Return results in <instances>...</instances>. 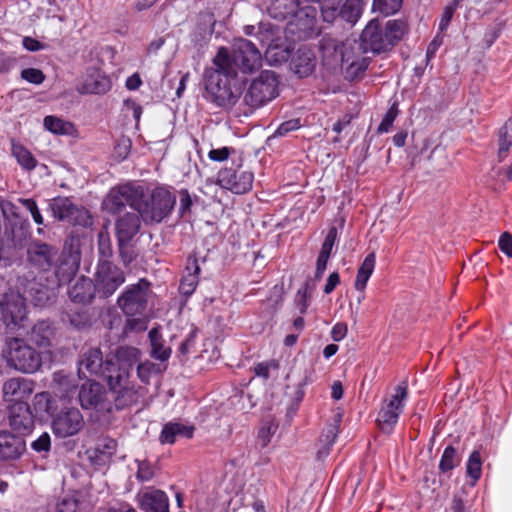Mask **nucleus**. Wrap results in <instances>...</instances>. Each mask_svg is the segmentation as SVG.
I'll list each match as a JSON object with an SVG mask.
<instances>
[{"label": "nucleus", "mask_w": 512, "mask_h": 512, "mask_svg": "<svg viewBox=\"0 0 512 512\" xmlns=\"http://www.w3.org/2000/svg\"><path fill=\"white\" fill-rule=\"evenodd\" d=\"M339 433V430L335 425H328L319 438L320 443L322 444V448L318 450L317 457L320 459L329 454V451L334 444V441Z\"/></svg>", "instance_id": "44"}, {"label": "nucleus", "mask_w": 512, "mask_h": 512, "mask_svg": "<svg viewBox=\"0 0 512 512\" xmlns=\"http://www.w3.org/2000/svg\"><path fill=\"white\" fill-rule=\"evenodd\" d=\"M81 245L82 236L78 231H71L64 241L60 255L81 261Z\"/></svg>", "instance_id": "41"}, {"label": "nucleus", "mask_w": 512, "mask_h": 512, "mask_svg": "<svg viewBox=\"0 0 512 512\" xmlns=\"http://www.w3.org/2000/svg\"><path fill=\"white\" fill-rule=\"evenodd\" d=\"M187 274L181 279L179 291L184 296H190L198 285L200 266L196 258H188L186 266Z\"/></svg>", "instance_id": "36"}, {"label": "nucleus", "mask_w": 512, "mask_h": 512, "mask_svg": "<svg viewBox=\"0 0 512 512\" xmlns=\"http://www.w3.org/2000/svg\"><path fill=\"white\" fill-rule=\"evenodd\" d=\"M392 399L381 408L378 413L377 423L383 433L390 434L398 421L403 409V400L407 397V384L402 382L396 389Z\"/></svg>", "instance_id": "18"}, {"label": "nucleus", "mask_w": 512, "mask_h": 512, "mask_svg": "<svg viewBox=\"0 0 512 512\" xmlns=\"http://www.w3.org/2000/svg\"><path fill=\"white\" fill-rule=\"evenodd\" d=\"M117 442L111 437L103 436L97 440L95 447L89 450L90 459L98 465L108 463L117 451Z\"/></svg>", "instance_id": "33"}, {"label": "nucleus", "mask_w": 512, "mask_h": 512, "mask_svg": "<svg viewBox=\"0 0 512 512\" xmlns=\"http://www.w3.org/2000/svg\"><path fill=\"white\" fill-rule=\"evenodd\" d=\"M138 503L144 512H169L167 495L161 490H150L138 495Z\"/></svg>", "instance_id": "29"}, {"label": "nucleus", "mask_w": 512, "mask_h": 512, "mask_svg": "<svg viewBox=\"0 0 512 512\" xmlns=\"http://www.w3.org/2000/svg\"><path fill=\"white\" fill-rule=\"evenodd\" d=\"M297 10L292 14L287 25L289 34L298 40H305L318 34L317 9L312 5L296 6Z\"/></svg>", "instance_id": "11"}, {"label": "nucleus", "mask_w": 512, "mask_h": 512, "mask_svg": "<svg viewBox=\"0 0 512 512\" xmlns=\"http://www.w3.org/2000/svg\"><path fill=\"white\" fill-rule=\"evenodd\" d=\"M69 323L76 329L82 330L92 325V318L87 309H80L67 314Z\"/></svg>", "instance_id": "46"}, {"label": "nucleus", "mask_w": 512, "mask_h": 512, "mask_svg": "<svg viewBox=\"0 0 512 512\" xmlns=\"http://www.w3.org/2000/svg\"><path fill=\"white\" fill-rule=\"evenodd\" d=\"M108 392L95 381L82 384L78 393L79 402L84 409H97L111 411L112 404L108 400Z\"/></svg>", "instance_id": "21"}, {"label": "nucleus", "mask_w": 512, "mask_h": 512, "mask_svg": "<svg viewBox=\"0 0 512 512\" xmlns=\"http://www.w3.org/2000/svg\"><path fill=\"white\" fill-rule=\"evenodd\" d=\"M459 0H454L452 4L447 5L444 8V11L441 16V20L439 23V30L441 32L445 31L447 27L449 26L451 19L453 17V14L458 6Z\"/></svg>", "instance_id": "62"}, {"label": "nucleus", "mask_w": 512, "mask_h": 512, "mask_svg": "<svg viewBox=\"0 0 512 512\" xmlns=\"http://www.w3.org/2000/svg\"><path fill=\"white\" fill-rule=\"evenodd\" d=\"M9 424L21 434L29 433L34 426V416L28 403L17 401L9 408Z\"/></svg>", "instance_id": "22"}, {"label": "nucleus", "mask_w": 512, "mask_h": 512, "mask_svg": "<svg viewBox=\"0 0 512 512\" xmlns=\"http://www.w3.org/2000/svg\"><path fill=\"white\" fill-rule=\"evenodd\" d=\"M194 432L193 426H186L181 423L169 422L164 425L159 440L162 444H173L178 436L192 438Z\"/></svg>", "instance_id": "35"}, {"label": "nucleus", "mask_w": 512, "mask_h": 512, "mask_svg": "<svg viewBox=\"0 0 512 512\" xmlns=\"http://www.w3.org/2000/svg\"><path fill=\"white\" fill-rule=\"evenodd\" d=\"M26 298L17 291L9 290L0 300L1 320L10 329L25 330L28 327Z\"/></svg>", "instance_id": "8"}, {"label": "nucleus", "mask_w": 512, "mask_h": 512, "mask_svg": "<svg viewBox=\"0 0 512 512\" xmlns=\"http://www.w3.org/2000/svg\"><path fill=\"white\" fill-rule=\"evenodd\" d=\"M18 201L23 205V207H25L31 213V216L37 225H44V218H43V216L38 208V205L34 199L20 198Z\"/></svg>", "instance_id": "56"}, {"label": "nucleus", "mask_w": 512, "mask_h": 512, "mask_svg": "<svg viewBox=\"0 0 512 512\" xmlns=\"http://www.w3.org/2000/svg\"><path fill=\"white\" fill-rule=\"evenodd\" d=\"M319 49L322 52L323 61L326 64H337L343 62V52L341 43L331 37H323L319 41Z\"/></svg>", "instance_id": "34"}, {"label": "nucleus", "mask_w": 512, "mask_h": 512, "mask_svg": "<svg viewBox=\"0 0 512 512\" xmlns=\"http://www.w3.org/2000/svg\"><path fill=\"white\" fill-rule=\"evenodd\" d=\"M376 256L374 252L369 253L360 267L358 268L356 280H355V288L358 291L364 292L367 282L372 275L375 268Z\"/></svg>", "instance_id": "39"}, {"label": "nucleus", "mask_w": 512, "mask_h": 512, "mask_svg": "<svg viewBox=\"0 0 512 512\" xmlns=\"http://www.w3.org/2000/svg\"><path fill=\"white\" fill-rule=\"evenodd\" d=\"M141 352L138 348L128 345L118 346L110 358L115 363V372L108 374V381L116 379V384L129 379L130 372L140 361Z\"/></svg>", "instance_id": "16"}, {"label": "nucleus", "mask_w": 512, "mask_h": 512, "mask_svg": "<svg viewBox=\"0 0 512 512\" xmlns=\"http://www.w3.org/2000/svg\"><path fill=\"white\" fill-rule=\"evenodd\" d=\"M21 78L29 83L39 85L45 80V75L40 69L26 68L21 71Z\"/></svg>", "instance_id": "59"}, {"label": "nucleus", "mask_w": 512, "mask_h": 512, "mask_svg": "<svg viewBox=\"0 0 512 512\" xmlns=\"http://www.w3.org/2000/svg\"><path fill=\"white\" fill-rule=\"evenodd\" d=\"M47 207L55 220L81 227H89L93 223L90 212L73 203L68 197H56L48 200Z\"/></svg>", "instance_id": "9"}, {"label": "nucleus", "mask_w": 512, "mask_h": 512, "mask_svg": "<svg viewBox=\"0 0 512 512\" xmlns=\"http://www.w3.org/2000/svg\"><path fill=\"white\" fill-rule=\"evenodd\" d=\"M482 461L479 451L474 450L467 462V475L474 481H477L481 476Z\"/></svg>", "instance_id": "49"}, {"label": "nucleus", "mask_w": 512, "mask_h": 512, "mask_svg": "<svg viewBox=\"0 0 512 512\" xmlns=\"http://www.w3.org/2000/svg\"><path fill=\"white\" fill-rule=\"evenodd\" d=\"M55 327L49 320H38L29 329H25L28 339L38 347L51 346L55 336Z\"/></svg>", "instance_id": "26"}, {"label": "nucleus", "mask_w": 512, "mask_h": 512, "mask_svg": "<svg viewBox=\"0 0 512 512\" xmlns=\"http://www.w3.org/2000/svg\"><path fill=\"white\" fill-rule=\"evenodd\" d=\"M2 392L5 400L23 398L32 392L30 382L24 378H10L4 382Z\"/></svg>", "instance_id": "37"}, {"label": "nucleus", "mask_w": 512, "mask_h": 512, "mask_svg": "<svg viewBox=\"0 0 512 512\" xmlns=\"http://www.w3.org/2000/svg\"><path fill=\"white\" fill-rule=\"evenodd\" d=\"M227 69L232 70L238 75V71L243 74L253 73L262 65V55L258 48L251 41L239 38L232 45L231 51L226 47Z\"/></svg>", "instance_id": "5"}, {"label": "nucleus", "mask_w": 512, "mask_h": 512, "mask_svg": "<svg viewBox=\"0 0 512 512\" xmlns=\"http://www.w3.org/2000/svg\"><path fill=\"white\" fill-rule=\"evenodd\" d=\"M78 500L73 497H65L57 504V512H76Z\"/></svg>", "instance_id": "64"}, {"label": "nucleus", "mask_w": 512, "mask_h": 512, "mask_svg": "<svg viewBox=\"0 0 512 512\" xmlns=\"http://www.w3.org/2000/svg\"><path fill=\"white\" fill-rule=\"evenodd\" d=\"M96 292L97 288L94 285V282L86 276L79 277L68 289L70 300L78 304L91 303Z\"/></svg>", "instance_id": "30"}, {"label": "nucleus", "mask_w": 512, "mask_h": 512, "mask_svg": "<svg viewBox=\"0 0 512 512\" xmlns=\"http://www.w3.org/2000/svg\"><path fill=\"white\" fill-rule=\"evenodd\" d=\"M317 65V57L314 50L307 46H300L290 61L291 70L298 75L299 78L310 76Z\"/></svg>", "instance_id": "23"}, {"label": "nucleus", "mask_w": 512, "mask_h": 512, "mask_svg": "<svg viewBox=\"0 0 512 512\" xmlns=\"http://www.w3.org/2000/svg\"><path fill=\"white\" fill-rule=\"evenodd\" d=\"M193 205V200L186 189H182L179 191V215L181 218H187L191 215V207Z\"/></svg>", "instance_id": "54"}, {"label": "nucleus", "mask_w": 512, "mask_h": 512, "mask_svg": "<svg viewBox=\"0 0 512 512\" xmlns=\"http://www.w3.org/2000/svg\"><path fill=\"white\" fill-rule=\"evenodd\" d=\"M2 357L8 367L24 374H33L42 366V355L20 337H7Z\"/></svg>", "instance_id": "2"}, {"label": "nucleus", "mask_w": 512, "mask_h": 512, "mask_svg": "<svg viewBox=\"0 0 512 512\" xmlns=\"http://www.w3.org/2000/svg\"><path fill=\"white\" fill-rule=\"evenodd\" d=\"M175 203L176 197L163 187H157L149 194H145L142 189L137 212L144 222L159 223L168 217Z\"/></svg>", "instance_id": "4"}, {"label": "nucleus", "mask_w": 512, "mask_h": 512, "mask_svg": "<svg viewBox=\"0 0 512 512\" xmlns=\"http://www.w3.org/2000/svg\"><path fill=\"white\" fill-rule=\"evenodd\" d=\"M31 448L37 453L47 454L51 449V438L47 432L42 433L31 443Z\"/></svg>", "instance_id": "58"}, {"label": "nucleus", "mask_w": 512, "mask_h": 512, "mask_svg": "<svg viewBox=\"0 0 512 512\" xmlns=\"http://www.w3.org/2000/svg\"><path fill=\"white\" fill-rule=\"evenodd\" d=\"M402 3V0H373V10L388 16L398 12Z\"/></svg>", "instance_id": "48"}, {"label": "nucleus", "mask_w": 512, "mask_h": 512, "mask_svg": "<svg viewBox=\"0 0 512 512\" xmlns=\"http://www.w3.org/2000/svg\"><path fill=\"white\" fill-rule=\"evenodd\" d=\"M461 462L460 456L456 449L449 445L445 448L439 463V469L442 473H447L458 466Z\"/></svg>", "instance_id": "45"}, {"label": "nucleus", "mask_w": 512, "mask_h": 512, "mask_svg": "<svg viewBox=\"0 0 512 512\" xmlns=\"http://www.w3.org/2000/svg\"><path fill=\"white\" fill-rule=\"evenodd\" d=\"M58 260L59 249L53 244L36 239L32 240L26 248L28 265L39 272L50 271Z\"/></svg>", "instance_id": "12"}, {"label": "nucleus", "mask_w": 512, "mask_h": 512, "mask_svg": "<svg viewBox=\"0 0 512 512\" xmlns=\"http://www.w3.org/2000/svg\"><path fill=\"white\" fill-rule=\"evenodd\" d=\"M129 244L130 242H117L119 257L124 265H129L136 256Z\"/></svg>", "instance_id": "61"}, {"label": "nucleus", "mask_w": 512, "mask_h": 512, "mask_svg": "<svg viewBox=\"0 0 512 512\" xmlns=\"http://www.w3.org/2000/svg\"><path fill=\"white\" fill-rule=\"evenodd\" d=\"M498 246L508 257H512V234L503 232L499 238Z\"/></svg>", "instance_id": "63"}, {"label": "nucleus", "mask_w": 512, "mask_h": 512, "mask_svg": "<svg viewBox=\"0 0 512 512\" xmlns=\"http://www.w3.org/2000/svg\"><path fill=\"white\" fill-rule=\"evenodd\" d=\"M43 124L48 131L57 135H73L75 132L73 123L56 116H46Z\"/></svg>", "instance_id": "40"}, {"label": "nucleus", "mask_w": 512, "mask_h": 512, "mask_svg": "<svg viewBox=\"0 0 512 512\" xmlns=\"http://www.w3.org/2000/svg\"><path fill=\"white\" fill-rule=\"evenodd\" d=\"M80 262L81 261L76 260L73 257H66L59 254V260L53 267L55 277L53 281L59 284V287L71 282L79 270Z\"/></svg>", "instance_id": "32"}, {"label": "nucleus", "mask_w": 512, "mask_h": 512, "mask_svg": "<svg viewBox=\"0 0 512 512\" xmlns=\"http://www.w3.org/2000/svg\"><path fill=\"white\" fill-rule=\"evenodd\" d=\"M141 216L139 213H126L115 223L117 242H131L140 230Z\"/></svg>", "instance_id": "27"}, {"label": "nucleus", "mask_w": 512, "mask_h": 512, "mask_svg": "<svg viewBox=\"0 0 512 512\" xmlns=\"http://www.w3.org/2000/svg\"><path fill=\"white\" fill-rule=\"evenodd\" d=\"M54 382L59 385V389L66 395L77 389L74 378L62 372L54 374Z\"/></svg>", "instance_id": "53"}, {"label": "nucleus", "mask_w": 512, "mask_h": 512, "mask_svg": "<svg viewBox=\"0 0 512 512\" xmlns=\"http://www.w3.org/2000/svg\"><path fill=\"white\" fill-rule=\"evenodd\" d=\"M149 339L151 343V356L160 361H166L171 355V349L164 347L163 340L157 329L153 328L149 331Z\"/></svg>", "instance_id": "42"}, {"label": "nucleus", "mask_w": 512, "mask_h": 512, "mask_svg": "<svg viewBox=\"0 0 512 512\" xmlns=\"http://www.w3.org/2000/svg\"><path fill=\"white\" fill-rule=\"evenodd\" d=\"M141 196V186H135L131 183H127L112 188L106 196L103 204L105 209L113 214L121 212L127 205L137 212Z\"/></svg>", "instance_id": "13"}, {"label": "nucleus", "mask_w": 512, "mask_h": 512, "mask_svg": "<svg viewBox=\"0 0 512 512\" xmlns=\"http://www.w3.org/2000/svg\"><path fill=\"white\" fill-rule=\"evenodd\" d=\"M110 87L109 77L97 68H89L79 91L88 94H102L107 92Z\"/></svg>", "instance_id": "28"}, {"label": "nucleus", "mask_w": 512, "mask_h": 512, "mask_svg": "<svg viewBox=\"0 0 512 512\" xmlns=\"http://www.w3.org/2000/svg\"><path fill=\"white\" fill-rule=\"evenodd\" d=\"M126 324L124 326V333L128 332H142L147 329L146 315L140 316H127Z\"/></svg>", "instance_id": "52"}, {"label": "nucleus", "mask_w": 512, "mask_h": 512, "mask_svg": "<svg viewBox=\"0 0 512 512\" xmlns=\"http://www.w3.org/2000/svg\"><path fill=\"white\" fill-rule=\"evenodd\" d=\"M369 63V58H362L360 61L352 62L346 68V77L352 80L359 77L368 68Z\"/></svg>", "instance_id": "55"}, {"label": "nucleus", "mask_w": 512, "mask_h": 512, "mask_svg": "<svg viewBox=\"0 0 512 512\" xmlns=\"http://www.w3.org/2000/svg\"><path fill=\"white\" fill-rule=\"evenodd\" d=\"M398 114V108L396 104H393L389 110L386 112L384 118L382 119L380 125L378 126L379 133L388 132V130L392 127L393 122Z\"/></svg>", "instance_id": "60"}, {"label": "nucleus", "mask_w": 512, "mask_h": 512, "mask_svg": "<svg viewBox=\"0 0 512 512\" xmlns=\"http://www.w3.org/2000/svg\"><path fill=\"white\" fill-rule=\"evenodd\" d=\"M115 372V363L110 355L103 359V353L99 347L84 346L78 358V376H98L108 381V374Z\"/></svg>", "instance_id": "7"}, {"label": "nucleus", "mask_w": 512, "mask_h": 512, "mask_svg": "<svg viewBox=\"0 0 512 512\" xmlns=\"http://www.w3.org/2000/svg\"><path fill=\"white\" fill-rule=\"evenodd\" d=\"M116 381V379H114L113 382L107 381L110 388L108 400L110 403L111 400L114 401V408L121 410L136 403L138 395L133 387L129 386V379L121 381L119 384H116Z\"/></svg>", "instance_id": "24"}, {"label": "nucleus", "mask_w": 512, "mask_h": 512, "mask_svg": "<svg viewBox=\"0 0 512 512\" xmlns=\"http://www.w3.org/2000/svg\"><path fill=\"white\" fill-rule=\"evenodd\" d=\"M124 282L125 274L121 268L108 259L98 260L94 285L102 297L113 295Z\"/></svg>", "instance_id": "10"}, {"label": "nucleus", "mask_w": 512, "mask_h": 512, "mask_svg": "<svg viewBox=\"0 0 512 512\" xmlns=\"http://www.w3.org/2000/svg\"><path fill=\"white\" fill-rule=\"evenodd\" d=\"M138 469L136 473V478L140 482H146L151 480L154 477V469L150 462L147 460H137Z\"/></svg>", "instance_id": "57"}, {"label": "nucleus", "mask_w": 512, "mask_h": 512, "mask_svg": "<svg viewBox=\"0 0 512 512\" xmlns=\"http://www.w3.org/2000/svg\"><path fill=\"white\" fill-rule=\"evenodd\" d=\"M279 79L274 71L264 70L249 84L243 94V103L247 107L244 114L252 113L279 95Z\"/></svg>", "instance_id": "3"}, {"label": "nucleus", "mask_w": 512, "mask_h": 512, "mask_svg": "<svg viewBox=\"0 0 512 512\" xmlns=\"http://www.w3.org/2000/svg\"><path fill=\"white\" fill-rule=\"evenodd\" d=\"M253 179L252 172L230 167L218 172L217 184L234 194H244L252 188Z\"/></svg>", "instance_id": "20"}, {"label": "nucleus", "mask_w": 512, "mask_h": 512, "mask_svg": "<svg viewBox=\"0 0 512 512\" xmlns=\"http://www.w3.org/2000/svg\"><path fill=\"white\" fill-rule=\"evenodd\" d=\"M279 28L270 22H260L255 33L259 41L267 45L266 57H273L272 52L275 50L273 44L278 39Z\"/></svg>", "instance_id": "38"}, {"label": "nucleus", "mask_w": 512, "mask_h": 512, "mask_svg": "<svg viewBox=\"0 0 512 512\" xmlns=\"http://www.w3.org/2000/svg\"><path fill=\"white\" fill-rule=\"evenodd\" d=\"M360 49L363 53L381 54L391 50L390 42L385 36L381 24L377 20H371L360 36Z\"/></svg>", "instance_id": "19"}, {"label": "nucleus", "mask_w": 512, "mask_h": 512, "mask_svg": "<svg viewBox=\"0 0 512 512\" xmlns=\"http://www.w3.org/2000/svg\"><path fill=\"white\" fill-rule=\"evenodd\" d=\"M151 283L141 278L136 284L126 287L117 300L119 308L126 316L146 315L152 298Z\"/></svg>", "instance_id": "6"}, {"label": "nucleus", "mask_w": 512, "mask_h": 512, "mask_svg": "<svg viewBox=\"0 0 512 512\" xmlns=\"http://www.w3.org/2000/svg\"><path fill=\"white\" fill-rule=\"evenodd\" d=\"M85 426L84 417L76 407H63L52 416V431L58 438L77 435Z\"/></svg>", "instance_id": "14"}, {"label": "nucleus", "mask_w": 512, "mask_h": 512, "mask_svg": "<svg viewBox=\"0 0 512 512\" xmlns=\"http://www.w3.org/2000/svg\"><path fill=\"white\" fill-rule=\"evenodd\" d=\"M321 14L325 22L332 23L340 18L349 23H355L361 15L362 6L356 0H326L320 6Z\"/></svg>", "instance_id": "17"}, {"label": "nucleus", "mask_w": 512, "mask_h": 512, "mask_svg": "<svg viewBox=\"0 0 512 512\" xmlns=\"http://www.w3.org/2000/svg\"><path fill=\"white\" fill-rule=\"evenodd\" d=\"M494 148L499 163L504 162L512 154V117L498 129Z\"/></svg>", "instance_id": "31"}, {"label": "nucleus", "mask_w": 512, "mask_h": 512, "mask_svg": "<svg viewBox=\"0 0 512 512\" xmlns=\"http://www.w3.org/2000/svg\"><path fill=\"white\" fill-rule=\"evenodd\" d=\"M383 30L387 40L390 42V48L392 49L404 36L406 24L402 20H389Z\"/></svg>", "instance_id": "43"}, {"label": "nucleus", "mask_w": 512, "mask_h": 512, "mask_svg": "<svg viewBox=\"0 0 512 512\" xmlns=\"http://www.w3.org/2000/svg\"><path fill=\"white\" fill-rule=\"evenodd\" d=\"M13 155L16 157L18 163L27 170H32L36 166V160L32 154L22 145H13Z\"/></svg>", "instance_id": "47"}, {"label": "nucleus", "mask_w": 512, "mask_h": 512, "mask_svg": "<svg viewBox=\"0 0 512 512\" xmlns=\"http://www.w3.org/2000/svg\"><path fill=\"white\" fill-rule=\"evenodd\" d=\"M219 49L213 59L214 69L204 73V97L222 108H230L239 100L243 89V80L232 70L227 69V56Z\"/></svg>", "instance_id": "1"}, {"label": "nucleus", "mask_w": 512, "mask_h": 512, "mask_svg": "<svg viewBox=\"0 0 512 512\" xmlns=\"http://www.w3.org/2000/svg\"><path fill=\"white\" fill-rule=\"evenodd\" d=\"M98 252L99 259H108L113 255V249L111 244V239L109 233L107 231H101L98 234Z\"/></svg>", "instance_id": "51"}, {"label": "nucleus", "mask_w": 512, "mask_h": 512, "mask_svg": "<svg viewBox=\"0 0 512 512\" xmlns=\"http://www.w3.org/2000/svg\"><path fill=\"white\" fill-rule=\"evenodd\" d=\"M311 289H313V286L310 284V280H307L296 294L295 303L301 314H305L307 311L310 298L309 290Z\"/></svg>", "instance_id": "50"}, {"label": "nucleus", "mask_w": 512, "mask_h": 512, "mask_svg": "<svg viewBox=\"0 0 512 512\" xmlns=\"http://www.w3.org/2000/svg\"><path fill=\"white\" fill-rule=\"evenodd\" d=\"M59 284L53 280L33 278L27 281L23 295L36 307H49L56 303L59 293Z\"/></svg>", "instance_id": "15"}, {"label": "nucleus", "mask_w": 512, "mask_h": 512, "mask_svg": "<svg viewBox=\"0 0 512 512\" xmlns=\"http://www.w3.org/2000/svg\"><path fill=\"white\" fill-rule=\"evenodd\" d=\"M26 451V442L22 436L9 431L0 432V460L19 459Z\"/></svg>", "instance_id": "25"}]
</instances>
